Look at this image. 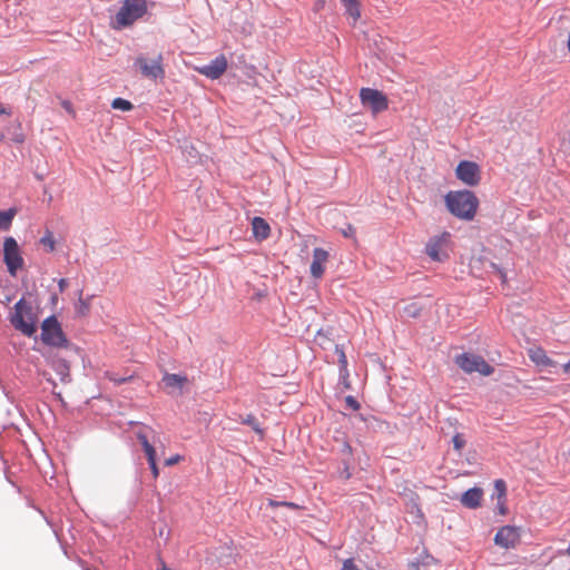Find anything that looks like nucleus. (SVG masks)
I'll return each mask as SVG.
<instances>
[{
	"instance_id": "nucleus-1",
	"label": "nucleus",
	"mask_w": 570,
	"mask_h": 570,
	"mask_svg": "<svg viewBox=\"0 0 570 570\" xmlns=\"http://www.w3.org/2000/svg\"><path fill=\"white\" fill-rule=\"evenodd\" d=\"M445 204L455 217L472 220L479 207V199L471 190H458L446 194Z\"/></svg>"
},
{
	"instance_id": "nucleus-2",
	"label": "nucleus",
	"mask_w": 570,
	"mask_h": 570,
	"mask_svg": "<svg viewBox=\"0 0 570 570\" xmlns=\"http://www.w3.org/2000/svg\"><path fill=\"white\" fill-rule=\"evenodd\" d=\"M12 326L23 335L31 337L37 332V314L30 303L24 298L19 299L10 315Z\"/></svg>"
},
{
	"instance_id": "nucleus-3",
	"label": "nucleus",
	"mask_w": 570,
	"mask_h": 570,
	"mask_svg": "<svg viewBox=\"0 0 570 570\" xmlns=\"http://www.w3.org/2000/svg\"><path fill=\"white\" fill-rule=\"evenodd\" d=\"M147 10L146 0H124L120 9L111 19L110 26L116 30L128 28L142 18Z\"/></svg>"
},
{
	"instance_id": "nucleus-4",
	"label": "nucleus",
	"mask_w": 570,
	"mask_h": 570,
	"mask_svg": "<svg viewBox=\"0 0 570 570\" xmlns=\"http://www.w3.org/2000/svg\"><path fill=\"white\" fill-rule=\"evenodd\" d=\"M41 342L50 347L58 350L70 348L72 344L62 331L61 324L56 316L47 317L41 324Z\"/></svg>"
},
{
	"instance_id": "nucleus-5",
	"label": "nucleus",
	"mask_w": 570,
	"mask_h": 570,
	"mask_svg": "<svg viewBox=\"0 0 570 570\" xmlns=\"http://www.w3.org/2000/svg\"><path fill=\"white\" fill-rule=\"evenodd\" d=\"M452 250V235L449 232H442L434 235L425 244V254L433 262H445Z\"/></svg>"
},
{
	"instance_id": "nucleus-6",
	"label": "nucleus",
	"mask_w": 570,
	"mask_h": 570,
	"mask_svg": "<svg viewBox=\"0 0 570 570\" xmlns=\"http://www.w3.org/2000/svg\"><path fill=\"white\" fill-rule=\"evenodd\" d=\"M455 364L469 374L476 372L483 376H489L494 372V368L482 356L472 353L456 355Z\"/></svg>"
},
{
	"instance_id": "nucleus-7",
	"label": "nucleus",
	"mask_w": 570,
	"mask_h": 570,
	"mask_svg": "<svg viewBox=\"0 0 570 570\" xmlns=\"http://www.w3.org/2000/svg\"><path fill=\"white\" fill-rule=\"evenodd\" d=\"M42 356L59 376L60 383L68 384L71 382L70 362L59 351L49 350L42 353Z\"/></svg>"
},
{
	"instance_id": "nucleus-8",
	"label": "nucleus",
	"mask_w": 570,
	"mask_h": 570,
	"mask_svg": "<svg viewBox=\"0 0 570 570\" xmlns=\"http://www.w3.org/2000/svg\"><path fill=\"white\" fill-rule=\"evenodd\" d=\"M360 99L362 105L368 107L373 115H377L389 108L387 97L377 89L362 88Z\"/></svg>"
},
{
	"instance_id": "nucleus-9",
	"label": "nucleus",
	"mask_w": 570,
	"mask_h": 570,
	"mask_svg": "<svg viewBox=\"0 0 570 570\" xmlns=\"http://www.w3.org/2000/svg\"><path fill=\"white\" fill-rule=\"evenodd\" d=\"M164 58L163 55L159 53L155 59L148 60L147 58L140 56L136 59L135 65L139 68L140 73L153 80L165 78V69L163 65Z\"/></svg>"
},
{
	"instance_id": "nucleus-10",
	"label": "nucleus",
	"mask_w": 570,
	"mask_h": 570,
	"mask_svg": "<svg viewBox=\"0 0 570 570\" xmlns=\"http://www.w3.org/2000/svg\"><path fill=\"white\" fill-rule=\"evenodd\" d=\"M3 259L8 267V272L14 276L17 271L23 265L17 240L13 237H7L3 243Z\"/></svg>"
},
{
	"instance_id": "nucleus-11",
	"label": "nucleus",
	"mask_w": 570,
	"mask_h": 570,
	"mask_svg": "<svg viewBox=\"0 0 570 570\" xmlns=\"http://www.w3.org/2000/svg\"><path fill=\"white\" fill-rule=\"evenodd\" d=\"M455 175L459 180L470 187L479 185L481 180L480 166L470 160L460 161L456 166Z\"/></svg>"
},
{
	"instance_id": "nucleus-12",
	"label": "nucleus",
	"mask_w": 570,
	"mask_h": 570,
	"mask_svg": "<svg viewBox=\"0 0 570 570\" xmlns=\"http://www.w3.org/2000/svg\"><path fill=\"white\" fill-rule=\"evenodd\" d=\"M519 542L520 530L513 525L501 527L494 537V543L504 549H513Z\"/></svg>"
},
{
	"instance_id": "nucleus-13",
	"label": "nucleus",
	"mask_w": 570,
	"mask_h": 570,
	"mask_svg": "<svg viewBox=\"0 0 570 570\" xmlns=\"http://www.w3.org/2000/svg\"><path fill=\"white\" fill-rule=\"evenodd\" d=\"M227 59L224 55H219L214 60H212L208 65L196 68V70L209 78V79H218L224 72L227 70Z\"/></svg>"
},
{
	"instance_id": "nucleus-14",
	"label": "nucleus",
	"mask_w": 570,
	"mask_h": 570,
	"mask_svg": "<svg viewBox=\"0 0 570 570\" xmlns=\"http://www.w3.org/2000/svg\"><path fill=\"white\" fill-rule=\"evenodd\" d=\"M328 261V253L323 248H314L313 261L311 264V274L314 278H321L325 271V264Z\"/></svg>"
},
{
	"instance_id": "nucleus-15",
	"label": "nucleus",
	"mask_w": 570,
	"mask_h": 570,
	"mask_svg": "<svg viewBox=\"0 0 570 570\" xmlns=\"http://www.w3.org/2000/svg\"><path fill=\"white\" fill-rule=\"evenodd\" d=\"M483 500V490L481 488L474 487L465 491L460 499V502L463 507L468 509H476L481 507Z\"/></svg>"
},
{
	"instance_id": "nucleus-16",
	"label": "nucleus",
	"mask_w": 570,
	"mask_h": 570,
	"mask_svg": "<svg viewBox=\"0 0 570 570\" xmlns=\"http://www.w3.org/2000/svg\"><path fill=\"white\" fill-rule=\"evenodd\" d=\"M529 358L540 367L556 366V361L550 358L546 351L540 346H534L528 350Z\"/></svg>"
},
{
	"instance_id": "nucleus-17",
	"label": "nucleus",
	"mask_w": 570,
	"mask_h": 570,
	"mask_svg": "<svg viewBox=\"0 0 570 570\" xmlns=\"http://www.w3.org/2000/svg\"><path fill=\"white\" fill-rule=\"evenodd\" d=\"M252 230L255 238L264 240L269 237L271 227L268 223L262 217H254L252 220Z\"/></svg>"
},
{
	"instance_id": "nucleus-18",
	"label": "nucleus",
	"mask_w": 570,
	"mask_h": 570,
	"mask_svg": "<svg viewBox=\"0 0 570 570\" xmlns=\"http://www.w3.org/2000/svg\"><path fill=\"white\" fill-rule=\"evenodd\" d=\"M163 383L166 389L179 390L181 393L184 386L188 383L186 375L166 373L163 376Z\"/></svg>"
},
{
	"instance_id": "nucleus-19",
	"label": "nucleus",
	"mask_w": 570,
	"mask_h": 570,
	"mask_svg": "<svg viewBox=\"0 0 570 570\" xmlns=\"http://www.w3.org/2000/svg\"><path fill=\"white\" fill-rule=\"evenodd\" d=\"M346 13L353 19L355 23L361 17L360 0H341Z\"/></svg>"
},
{
	"instance_id": "nucleus-20",
	"label": "nucleus",
	"mask_w": 570,
	"mask_h": 570,
	"mask_svg": "<svg viewBox=\"0 0 570 570\" xmlns=\"http://www.w3.org/2000/svg\"><path fill=\"white\" fill-rule=\"evenodd\" d=\"M14 214V209H9L7 212L0 210V228L8 229L11 226Z\"/></svg>"
},
{
	"instance_id": "nucleus-21",
	"label": "nucleus",
	"mask_w": 570,
	"mask_h": 570,
	"mask_svg": "<svg viewBox=\"0 0 570 570\" xmlns=\"http://www.w3.org/2000/svg\"><path fill=\"white\" fill-rule=\"evenodd\" d=\"M335 352L338 355V364H340V367H341V373L343 375H348V372H347V358H346L345 352L338 345L335 346Z\"/></svg>"
},
{
	"instance_id": "nucleus-22",
	"label": "nucleus",
	"mask_w": 570,
	"mask_h": 570,
	"mask_svg": "<svg viewBox=\"0 0 570 570\" xmlns=\"http://www.w3.org/2000/svg\"><path fill=\"white\" fill-rule=\"evenodd\" d=\"M89 311H90V303L80 296L76 304L77 314L81 317H85L89 314Z\"/></svg>"
},
{
	"instance_id": "nucleus-23",
	"label": "nucleus",
	"mask_w": 570,
	"mask_h": 570,
	"mask_svg": "<svg viewBox=\"0 0 570 570\" xmlns=\"http://www.w3.org/2000/svg\"><path fill=\"white\" fill-rule=\"evenodd\" d=\"M111 107L114 109H119L122 111H129L134 108L132 104L129 100L122 98H115L111 102Z\"/></svg>"
},
{
	"instance_id": "nucleus-24",
	"label": "nucleus",
	"mask_w": 570,
	"mask_h": 570,
	"mask_svg": "<svg viewBox=\"0 0 570 570\" xmlns=\"http://www.w3.org/2000/svg\"><path fill=\"white\" fill-rule=\"evenodd\" d=\"M242 422L246 425H249L256 433L263 434L259 422L253 414H248Z\"/></svg>"
},
{
	"instance_id": "nucleus-25",
	"label": "nucleus",
	"mask_w": 570,
	"mask_h": 570,
	"mask_svg": "<svg viewBox=\"0 0 570 570\" xmlns=\"http://www.w3.org/2000/svg\"><path fill=\"white\" fill-rule=\"evenodd\" d=\"M453 448L455 451L461 452L466 444V440L462 433H456L452 438Z\"/></svg>"
},
{
	"instance_id": "nucleus-26",
	"label": "nucleus",
	"mask_w": 570,
	"mask_h": 570,
	"mask_svg": "<svg viewBox=\"0 0 570 570\" xmlns=\"http://www.w3.org/2000/svg\"><path fill=\"white\" fill-rule=\"evenodd\" d=\"M38 374L41 375L46 381L51 384L52 393L57 395L61 400V393L56 392L57 382L52 379V376L45 370H38Z\"/></svg>"
},
{
	"instance_id": "nucleus-27",
	"label": "nucleus",
	"mask_w": 570,
	"mask_h": 570,
	"mask_svg": "<svg viewBox=\"0 0 570 570\" xmlns=\"http://www.w3.org/2000/svg\"><path fill=\"white\" fill-rule=\"evenodd\" d=\"M40 242L42 245L47 246L50 252L55 249L56 242L51 232H46Z\"/></svg>"
},
{
	"instance_id": "nucleus-28",
	"label": "nucleus",
	"mask_w": 570,
	"mask_h": 570,
	"mask_svg": "<svg viewBox=\"0 0 570 570\" xmlns=\"http://www.w3.org/2000/svg\"><path fill=\"white\" fill-rule=\"evenodd\" d=\"M421 308L417 306V304L412 303L404 307V314L407 317H417L420 315Z\"/></svg>"
},
{
	"instance_id": "nucleus-29",
	"label": "nucleus",
	"mask_w": 570,
	"mask_h": 570,
	"mask_svg": "<svg viewBox=\"0 0 570 570\" xmlns=\"http://www.w3.org/2000/svg\"><path fill=\"white\" fill-rule=\"evenodd\" d=\"M494 488L498 491L499 499H505V493H507L505 482L501 479L497 480L494 482Z\"/></svg>"
},
{
	"instance_id": "nucleus-30",
	"label": "nucleus",
	"mask_w": 570,
	"mask_h": 570,
	"mask_svg": "<svg viewBox=\"0 0 570 570\" xmlns=\"http://www.w3.org/2000/svg\"><path fill=\"white\" fill-rule=\"evenodd\" d=\"M345 403H346V405H347L350 409H352V410H354V411H357V410L360 409V403H358V402L356 401V399H355L354 396H352V395H347V396L345 397Z\"/></svg>"
},
{
	"instance_id": "nucleus-31",
	"label": "nucleus",
	"mask_w": 570,
	"mask_h": 570,
	"mask_svg": "<svg viewBox=\"0 0 570 570\" xmlns=\"http://www.w3.org/2000/svg\"><path fill=\"white\" fill-rule=\"evenodd\" d=\"M341 570H362V569L356 566V563L354 562L353 559H346L343 562V567Z\"/></svg>"
},
{
	"instance_id": "nucleus-32",
	"label": "nucleus",
	"mask_w": 570,
	"mask_h": 570,
	"mask_svg": "<svg viewBox=\"0 0 570 570\" xmlns=\"http://www.w3.org/2000/svg\"><path fill=\"white\" fill-rule=\"evenodd\" d=\"M144 451H145V453L147 455L148 462L156 460V451H155L153 445L147 446L146 449H144Z\"/></svg>"
},
{
	"instance_id": "nucleus-33",
	"label": "nucleus",
	"mask_w": 570,
	"mask_h": 570,
	"mask_svg": "<svg viewBox=\"0 0 570 570\" xmlns=\"http://www.w3.org/2000/svg\"><path fill=\"white\" fill-rule=\"evenodd\" d=\"M137 438L142 446V449H146L147 446H150L151 444L149 443L147 436L142 433H138L137 434Z\"/></svg>"
},
{
	"instance_id": "nucleus-34",
	"label": "nucleus",
	"mask_w": 570,
	"mask_h": 570,
	"mask_svg": "<svg viewBox=\"0 0 570 570\" xmlns=\"http://www.w3.org/2000/svg\"><path fill=\"white\" fill-rule=\"evenodd\" d=\"M343 235L345 237H354L355 235V228L351 224L346 226L345 229H343Z\"/></svg>"
},
{
	"instance_id": "nucleus-35",
	"label": "nucleus",
	"mask_w": 570,
	"mask_h": 570,
	"mask_svg": "<svg viewBox=\"0 0 570 570\" xmlns=\"http://www.w3.org/2000/svg\"><path fill=\"white\" fill-rule=\"evenodd\" d=\"M491 267H492V268L498 273V275H499V277L501 278V281H502L503 283H505V282H507V275H505V273H504L502 269H500V268H499L495 264H493V263H491Z\"/></svg>"
},
{
	"instance_id": "nucleus-36",
	"label": "nucleus",
	"mask_w": 570,
	"mask_h": 570,
	"mask_svg": "<svg viewBox=\"0 0 570 570\" xmlns=\"http://www.w3.org/2000/svg\"><path fill=\"white\" fill-rule=\"evenodd\" d=\"M149 465H150V470H151V473H153V476L154 479H157L158 475H159V470H158V466H157V463H156V460L155 461H150L148 462Z\"/></svg>"
},
{
	"instance_id": "nucleus-37",
	"label": "nucleus",
	"mask_w": 570,
	"mask_h": 570,
	"mask_svg": "<svg viewBox=\"0 0 570 570\" xmlns=\"http://www.w3.org/2000/svg\"><path fill=\"white\" fill-rule=\"evenodd\" d=\"M283 507H286V508H289V509H294V510H298V509H302L301 505L294 503V502H288V501H285L282 503Z\"/></svg>"
},
{
	"instance_id": "nucleus-38",
	"label": "nucleus",
	"mask_w": 570,
	"mask_h": 570,
	"mask_svg": "<svg viewBox=\"0 0 570 570\" xmlns=\"http://www.w3.org/2000/svg\"><path fill=\"white\" fill-rule=\"evenodd\" d=\"M180 460V456L179 455H176V456H171L169 458L168 460H166V465H173V464H176L178 463Z\"/></svg>"
},
{
	"instance_id": "nucleus-39",
	"label": "nucleus",
	"mask_w": 570,
	"mask_h": 570,
	"mask_svg": "<svg viewBox=\"0 0 570 570\" xmlns=\"http://www.w3.org/2000/svg\"><path fill=\"white\" fill-rule=\"evenodd\" d=\"M284 501H276V500H273V499H268L267 501V504L272 508H277V507H283L282 503Z\"/></svg>"
},
{
	"instance_id": "nucleus-40",
	"label": "nucleus",
	"mask_w": 570,
	"mask_h": 570,
	"mask_svg": "<svg viewBox=\"0 0 570 570\" xmlns=\"http://www.w3.org/2000/svg\"><path fill=\"white\" fill-rule=\"evenodd\" d=\"M502 500H505V499H502ZM499 510H500L501 514H505L507 513V508H505L504 501L500 502Z\"/></svg>"
},
{
	"instance_id": "nucleus-41",
	"label": "nucleus",
	"mask_w": 570,
	"mask_h": 570,
	"mask_svg": "<svg viewBox=\"0 0 570 570\" xmlns=\"http://www.w3.org/2000/svg\"><path fill=\"white\" fill-rule=\"evenodd\" d=\"M67 286V281L65 278H61L59 281V289L62 292Z\"/></svg>"
},
{
	"instance_id": "nucleus-42",
	"label": "nucleus",
	"mask_w": 570,
	"mask_h": 570,
	"mask_svg": "<svg viewBox=\"0 0 570 570\" xmlns=\"http://www.w3.org/2000/svg\"><path fill=\"white\" fill-rule=\"evenodd\" d=\"M562 368H563L564 373L570 374V358H569V362L563 364Z\"/></svg>"
},
{
	"instance_id": "nucleus-43",
	"label": "nucleus",
	"mask_w": 570,
	"mask_h": 570,
	"mask_svg": "<svg viewBox=\"0 0 570 570\" xmlns=\"http://www.w3.org/2000/svg\"><path fill=\"white\" fill-rule=\"evenodd\" d=\"M0 115H10V111L0 105Z\"/></svg>"
},
{
	"instance_id": "nucleus-44",
	"label": "nucleus",
	"mask_w": 570,
	"mask_h": 570,
	"mask_svg": "<svg viewBox=\"0 0 570 570\" xmlns=\"http://www.w3.org/2000/svg\"><path fill=\"white\" fill-rule=\"evenodd\" d=\"M322 1L318 0L316 3V10H321L324 6H321Z\"/></svg>"
},
{
	"instance_id": "nucleus-45",
	"label": "nucleus",
	"mask_w": 570,
	"mask_h": 570,
	"mask_svg": "<svg viewBox=\"0 0 570 570\" xmlns=\"http://www.w3.org/2000/svg\"><path fill=\"white\" fill-rule=\"evenodd\" d=\"M568 50L570 51V33H569V39H568Z\"/></svg>"
},
{
	"instance_id": "nucleus-46",
	"label": "nucleus",
	"mask_w": 570,
	"mask_h": 570,
	"mask_svg": "<svg viewBox=\"0 0 570 570\" xmlns=\"http://www.w3.org/2000/svg\"><path fill=\"white\" fill-rule=\"evenodd\" d=\"M567 554L570 556V543H569V547L567 549Z\"/></svg>"
},
{
	"instance_id": "nucleus-47",
	"label": "nucleus",
	"mask_w": 570,
	"mask_h": 570,
	"mask_svg": "<svg viewBox=\"0 0 570 570\" xmlns=\"http://www.w3.org/2000/svg\"><path fill=\"white\" fill-rule=\"evenodd\" d=\"M321 1H322L321 6H324L325 4V0H321Z\"/></svg>"
},
{
	"instance_id": "nucleus-48",
	"label": "nucleus",
	"mask_w": 570,
	"mask_h": 570,
	"mask_svg": "<svg viewBox=\"0 0 570 570\" xmlns=\"http://www.w3.org/2000/svg\"><path fill=\"white\" fill-rule=\"evenodd\" d=\"M163 570H166L165 568Z\"/></svg>"
}]
</instances>
